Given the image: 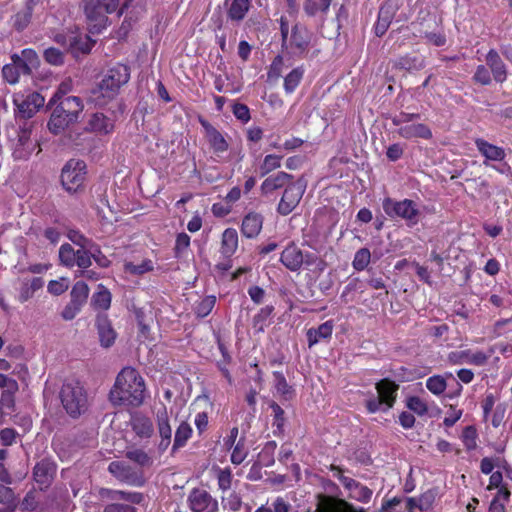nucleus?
Here are the masks:
<instances>
[{
	"label": "nucleus",
	"mask_w": 512,
	"mask_h": 512,
	"mask_svg": "<svg viewBox=\"0 0 512 512\" xmlns=\"http://www.w3.org/2000/svg\"><path fill=\"white\" fill-rule=\"evenodd\" d=\"M109 395L114 405L139 407L145 398L144 379L136 369L125 367L117 375Z\"/></svg>",
	"instance_id": "f257e3e1"
},
{
	"label": "nucleus",
	"mask_w": 512,
	"mask_h": 512,
	"mask_svg": "<svg viewBox=\"0 0 512 512\" xmlns=\"http://www.w3.org/2000/svg\"><path fill=\"white\" fill-rule=\"evenodd\" d=\"M51 117L48 121V129L57 135L67 129L70 125L78 122L84 109L83 101L80 97L69 96L57 101Z\"/></svg>",
	"instance_id": "f03ea898"
},
{
	"label": "nucleus",
	"mask_w": 512,
	"mask_h": 512,
	"mask_svg": "<svg viewBox=\"0 0 512 512\" xmlns=\"http://www.w3.org/2000/svg\"><path fill=\"white\" fill-rule=\"evenodd\" d=\"M119 5V0H81L82 9L88 30L92 34H99L108 24V14L114 13Z\"/></svg>",
	"instance_id": "7ed1b4c3"
},
{
	"label": "nucleus",
	"mask_w": 512,
	"mask_h": 512,
	"mask_svg": "<svg viewBox=\"0 0 512 512\" xmlns=\"http://www.w3.org/2000/svg\"><path fill=\"white\" fill-rule=\"evenodd\" d=\"M129 78V68L117 64L108 70L98 86L92 90V100L98 105H104L118 94L120 87L126 84Z\"/></svg>",
	"instance_id": "20e7f679"
},
{
	"label": "nucleus",
	"mask_w": 512,
	"mask_h": 512,
	"mask_svg": "<svg viewBox=\"0 0 512 512\" xmlns=\"http://www.w3.org/2000/svg\"><path fill=\"white\" fill-rule=\"evenodd\" d=\"M59 397L63 408L73 418L79 417L88 409L86 390L78 380H65L60 389Z\"/></svg>",
	"instance_id": "39448f33"
},
{
	"label": "nucleus",
	"mask_w": 512,
	"mask_h": 512,
	"mask_svg": "<svg viewBox=\"0 0 512 512\" xmlns=\"http://www.w3.org/2000/svg\"><path fill=\"white\" fill-rule=\"evenodd\" d=\"M100 496L114 501L106 505L103 512H136V508L132 505L140 504L144 499L143 494L139 492H127L107 488L100 490Z\"/></svg>",
	"instance_id": "423d86ee"
},
{
	"label": "nucleus",
	"mask_w": 512,
	"mask_h": 512,
	"mask_svg": "<svg viewBox=\"0 0 512 512\" xmlns=\"http://www.w3.org/2000/svg\"><path fill=\"white\" fill-rule=\"evenodd\" d=\"M382 207L387 216L403 219L409 226H413L419 221L420 211L413 200L397 201L388 197L383 200Z\"/></svg>",
	"instance_id": "0eeeda50"
},
{
	"label": "nucleus",
	"mask_w": 512,
	"mask_h": 512,
	"mask_svg": "<svg viewBox=\"0 0 512 512\" xmlns=\"http://www.w3.org/2000/svg\"><path fill=\"white\" fill-rule=\"evenodd\" d=\"M86 175V164L82 160L71 159L62 168L61 183L70 193L82 187Z\"/></svg>",
	"instance_id": "6e6552de"
},
{
	"label": "nucleus",
	"mask_w": 512,
	"mask_h": 512,
	"mask_svg": "<svg viewBox=\"0 0 512 512\" xmlns=\"http://www.w3.org/2000/svg\"><path fill=\"white\" fill-rule=\"evenodd\" d=\"M13 103L16 107L15 116L21 119H29L43 107L45 99L38 92H29L28 94L18 92L13 95Z\"/></svg>",
	"instance_id": "1a4fd4ad"
},
{
	"label": "nucleus",
	"mask_w": 512,
	"mask_h": 512,
	"mask_svg": "<svg viewBox=\"0 0 512 512\" xmlns=\"http://www.w3.org/2000/svg\"><path fill=\"white\" fill-rule=\"evenodd\" d=\"M306 189V181L303 178L288 185L278 204L277 211L279 214L286 216L290 214L299 204Z\"/></svg>",
	"instance_id": "9d476101"
},
{
	"label": "nucleus",
	"mask_w": 512,
	"mask_h": 512,
	"mask_svg": "<svg viewBox=\"0 0 512 512\" xmlns=\"http://www.w3.org/2000/svg\"><path fill=\"white\" fill-rule=\"evenodd\" d=\"M89 287L83 281L76 282L70 292V302L64 307L61 316L64 320H72L87 302Z\"/></svg>",
	"instance_id": "9b49d317"
},
{
	"label": "nucleus",
	"mask_w": 512,
	"mask_h": 512,
	"mask_svg": "<svg viewBox=\"0 0 512 512\" xmlns=\"http://www.w3.org/2000/svg\"><path fill=\"white\" fill-rule=\"evenodd\" d=\"M187 505L192 512H218V500L207 490L194 488L187 497Z\"/></svg>",
	"instance_id": "f8f14e48"
},
{
	"label": "nucleus",
	"mask_w": 512,
	"mask_h": 512,
	"mask_svg": "<svg viewBox=\"0 0 512 512\" xmlns=\"http://www.w3.org/2000/svg\"><path fill=\"white\" fill-rule=\"evenodd\" d=\"M108 471L116 477L119 481L127 483L132 486H143L145 483L144 477L141 472L136 471L131 466L124 462L113 461L108 466Z\"/></svg>",
	"instance_id": "ddd939ff"
},
{
	"label": "nucleus",
	"mask_w": 512,
	"mask_h": 512,
	"mask_svg": "<svg viewBox=\"0 0 512 512\" xmlns=\"http://www.w3.org/2000/svg\"><path fill=\"white\" fill-rule=\"evenodd\" d=\"M312 33L304 26H293L290 37V48L295 56H303L307 53L312 40Z\"/></svg>",
	"instance_id": "4468645a"
},
{
	"label": "nucleus",
	"mask_w": 512,
	"mask_h": 512,
	"mask_svg": "<svg viewBox=\"0 0 512 512\" xmlns=\"http://www.w3.org/2000/svg\"><path fill=\"white\" fill-rule=\"evenodd\" d=\"M155 418L158 435L160 437L158 449L159 451L164 452L167 450L172 440V427L170 425L169 415L165 405H162V407L157 410Z\"/></svg>",
	"instance_id": "2eb2a0df"
},
{
	"label": "nucleus",
	"mask_w": 512,
	"mask_h": 512,
	"mask_svg": "<svg viewBox=\"0 0 512 512\" xmlns=\"http://www.w3.org/2000/svg\"><path fill=\"white\" fill-rule=\"evenodd\" d=\"M488 360V355L482 351L471 350L453 351L448 354V361L453 365L471 364L483 366Z\"/></svg>",
	"instance_id": "dca6fc26"
},
{
	"label": "nucleus",
	"mask_w": 512,
	"mask_h": 512,
	"mask_svg": "<svg viewBox=\"0 0 512 512\" xmlns=\"http://www.w3.org/2000/svg\"><path fill=\"white\" fill-rule=\"evenodd\" d=\"M280 262L290 271H299L304 264V253L294 243H290L282 251Z\"/></svg>",
	"instance_id": "f3484780"
},
{
	"label": "nucleus",
	"mask_w": 512,
	"mask_h": 512,
	"mask_svg": "<svg viewBox=\"0 0 512 512\" xmlns=\"http://www.w3.org/2000/svg\"><path fill=\"white\" fill-rule=\"evenodd\" d=\"M399 385L390 379H382L376 384L377 396L384 402L383 411L393 407Z\"/></svg>",
	"instance_id": "a211bd4d"
},
{
	"label": "nucleus",
	"mask_w": 512,
	"mask_h": 512,
	"mask_svg": "<svg viewBox=\"0 0 512 512\" xmlns=\"http://www.w3.org/2000/svg\"><path fill=\"white\" fill-rule=\"evenodd\" d=\"M395 14L396 6L394 4L385 2L381 5L378 12L377 21L374 25V33L376 36L381 37L386 33Z\"/></svg>",
	"instance_id": "6ab92c4d"
},
{
	"label": "nucleus",
	"mask_w": 512,
	"mask_h": 512,
	"mask_svg": "<svg viewBox=\"0 0 512 512\" xmlns=\"http://www.w3.org/2000/svg\"><path fill=\"white\" fill-rule=\"evenodd\" d=\"M55 473L56 465L49 459H42L33 469L35 481L44 487H48L51 484Z\"/></svg>",
	"instance_id": "aec40b11"
},
{
	"label": "nucleus",
	"mask_w": 512,
	"mask_h": 512,
	"mask_svg": "<svg viewBox=\"0 0 512 512\" xmlns=\"http://www.w3.org/2000/svg\"><path fill=\"white\" fill-rule=\"evenodd\" d=\"M86 130L98 134H109L114 130V121L102 112H95L90 115Z\"/></svg>",
	"instance_id": "412c9836"
},
{
	"label": "nucleus",
	"mask_w": 512,
	"mask_h": 512,
	"mask_svg": "<svg viewBox=\"0 0 512 512\" xmlns=\"http://www.w3.org/2000/svg\"><path fill=\"white\" fill-rule=\"evenodd\" d=\"M486 64L491 70L493 78L498 83H503L507 79V67L502 61L499 53L491 49L486 55Z\"/></svg>",
	"instance_id": "4be33fe9"
},
{
	"label": "nucleus",
	"mask_w": 512,
	"mask_h": 512,
	"mask_svg": "<svg viewBox=\"0 0 512 512\" xmlns=\"http://www.w3.org/2000/svg\"><path fill=\"white\" fill-rule=\"evenodd\" d=\"M130 424L133 432L141 439H149L154 435L152 420L141 413L134 414L131 417Z\"/></svg>",
	"instance_id": "5701e85b"
},
{
	"label": "nucleus",
	"mask_w": 512,
	"mask_h": 512,
	"mask_svg": "<svg viewBox=\"0 0 512 512\" xmlns=\"http://www.w3.org/2000/svg\"><path fill=\"white\" fill-rule=\"evenodd\" d=\"M96 327L98 330L101 346L105 348L112 346L115 342L117 334L106 315L97 316Z\"/></svg>",
	"instance_id": "b1692460"
},
{
	"label": "nucleus",
	"mask_w": 512,
	"mask_h": 512,
	"mask_svg": "<svg viewBox=\"0 0 512 512\" xmlns=\"http://www.w3.org/2000/svg\"><path fill=\"white\" fill-rule=\"evenodd\" d=\"M206 132V138L216 154L224 153L228 150V143L223 135L207 121H201Z\"/></svg>",
	"instance_id": "393cba45"
},
{
	"label": "nucleus",
	"mask_w": 512,
	"mask_h": 512,
	"mask_svg": "<svg viewBox=\"0 0 512 512\" xmlns=\"http://www.w3.org/2000/svg\"><path fill=\"white\" fill-rule=\"evenodd\" d=\"M227 18L234 22H241L251 6V0H226Z\"/></svg>",
	"instance_id": "a878e982"
},
{
	"label": "nucleus",
	"mask_w": 512,
	"mask_h": 512,
	"mask_svg": "<svg viewBox=\"0 0 512 512\" xmlns=\"http://www.w3.org/2000/svg\"><path fill=\"white\" fill-rule=\"evenodd\" d=\"M397 133L400 137L404 139L411 138H422V139H430L432 138V132L430 128L422 123L417 124H408L399 127Z\"/></svg>",
	"instance_id": "bb28decb"
},
{
	"label": "nucleus",
	"mask_w": 512,
	"mask_h": 512,
	"mask_svg": "<svg viewBox=\"0 0 512 512\" xmlns=\"http://www.w3.org/2000/svg\"><path fill=\"white\" fill-rule=\"evenodd\" d=\"M333 328V322L329 320L322 323L317 328L308 329L306 333L308 346L312 347L319 343L321 340L329 339L332 335Z\"/></svg>",
	"instance_id": "cd10ccee"
},
{
	"label": "nucleus",
	"mask_w": 512,
	"mask_h": 512,
	"mask_svg": "<svg viewBox=\"0 0 512 512\" xmlns=\"http://www.w3.org/2000/svg\"><path fill=\"white\" fill-rule=\"evenodd\" d=\"M333 0H305L303 10L308 17L319 16L322 21L326 18Z\"/></svg>",
	"instance_id": "c85d7f7f"
},
{
	"label": "nucleus",
	"mask_w": 512,
	"mask_h": 512,
	"mask_svg": "<svg viewBox=\"0 0 512 512\" xmlns=\"http://www.w3.org/2000/svg\"><path fill=\"white\" fill-rule=\"evenodd\" d=\"M262 223L263 219L261 215L257 213H249L242 221L241 232L247 238H254L260 233Z\"/></svg>",
	"instance_id": "c756f323"
},
{
	"label": "nucleus",
	"mask_w": 512,
	"mask_h": 512,
	"mask_svg": "<svg viewBox=\"0 0 512 512\" xmlns=\"http://www.w3.org/2000/svg\"><path fill=\"white\" fill-rule=\"evenodd\" d=\"M292 177L293 176L291 174L282 171L273 174L263 181L261 190L265 194L271 193L274 190L286 186L291 181Z\"/></svg>",
	"instance_id": "7c9ffc66"
},
{
	"label": "nucleus",
	"mask_w": 512,
	"mask_h": 512,
	"mask_svg": "<svg viewBox=\"0 0 512 512\" xmlns=\"http://www.w3.org/2000/svg\"><path fill=\"white\" fill-rule=\"evenodd\" d=\"M475 145L479 152L487 159L492 161H502L505 158V152L501 147L488 143L486 140L478 138Z\"/></svg>",
	"instance_id": "2f4dec72"
},
{
	"label": "nucleus",
	"mask_w": 512,
	"mask_h": 512,
	"mask_svg": "<svg viewBox=\"0 0 512 512\" xmlns=\"http://www.w3.org/2000/svg\"><path fill=\"white\" fill-rule=\"evenodd\" d=\"M238 247V234L233 228H227L222 234L221 253L224 257H231Z\"/></svg>",
	"instance_id": "473e14b6"
},
{
	"label": "nucleus",
	"mask_w": 512,
	"mask_h": 512,
	"mask_svg": "<svg viewBox=\"0 0 512 512\" xmlns=\"http://www.w3.org/2000/svg\"><path fill=\"white\" fill-rule=\"evenodd\" d=\"M33 12L34 8L25 4V7L12 17V27L18 32L25 30L31 23Z\"/></svg>",
	"instance_id": "72a5a7b5"
},
{
	"label": "nucleus",
	"mask_w": 512,
	"mask_h": 512,
	"mask_svg": "<svg viewBox=\"0 0 512 512\" xmlns=\"http://www.w3.org/2000/svg\"><path fill=\"white\" fill-rule=\"evenodd\" d=\"M192 435V427L189 423L182 421L175 431L172 452L184 447Z\"/></svg>",
	"instance_id": "f704fd0d"
},
{
	"label": "nucleus",
	"mask_w": 512,
	"mask_h": 512,
	"mask_svg": "<svg viewBox=\"0 0 512 512\" xmlns=\"http://www.w3.org/2000/svg\"><path fill=\"white\" fill-rule=\"evenodd\" d=\"M91 305L100 310H107L110 307L111 293L104 285H98V291L91 298Z\"/></svg>",
	"instance_id": "c9c22d12"
},
{
	"label": "nucleus",
	"mask_w": 512,
	"mask_h": 512,
	"mask_svg": "<svg viewBox=\"0 0 512 512\" xmlns=\"http://www.w3.org/2000/svg\"><path fill=\"white\" fill-rule=\"evenodd\" d=\"M270 407L273 411V434L275 436L283 435L285 426L284 410L276 402H272Z\"/></svg>",
	"instance_id": "e433bc0d"
},
{
	"label": "nucleus",
	"mask_w": 512,
	"mask_h": 512,
	"mask_svg": "<svg viewBox=\"0 0 512 512\" xmlns=\"http://www.w3.org/2000/svg\"><path fill=\"white\" fill-rule=\"evenodd\" d=\"M304 75V69L302 67L294 68L284 78V90L287 94H291L300 84Z\"/></svg>",
	"instance_id": "4c0bfd02"
},
{
	"label": "nucleus",
	"mask_w": 512,
	"mask_h": 512,
	"mask_svg": "<svg viewBox=\"0 0 512 512\" xmlns=\"http://www.w3.org/2000/svg\"><path fill=\"white\" fill-rule=\"evenodd\" d=\"M125 456L141 467H149L153 464L152 458L141 448L128 449Z\"/></svg>",
	"instance_id": "58836bf2"
},
{
	"label": "nucleus",
	"mask_w": 512,
	"mask_h": 512,
	"mask_svg": "<svg viewBox=\"0 0 512 512\" xmlns=\"http://www.w3.org/2000/svg\"><path fill=\"white\" fill-rule=\"evenodd\" d=\"M397 66L405 70H420L424 68V58L419 55H406L397 61Z\"/></svg>",
	"instance_id": "ea45409f"
},
{
	"label": "nucleus",
	"mask_w": 512,
	"mask_h": 512,
	"mask_svg": "<svg viewBox=\"0 0 512 512\" xmlns=\"http://www.w3.org/2000/svg\"><path fill=\"white\" fill-rule=\"evenodd\" d=\"M274 386L278 394L282 395L285 399H289L293 393L292 387L287 383L283 373L273 372Z\"/></svg>",
	"instance_id": "a19ab883"
},
{
	"label": "nucleus",
	"mask_w": 512,
	"mask_h": 512,
	"mask_svg": "<svg viewBox=\"0 0 512 512\" xmlns=\"http://www.w3.org/2000/svg\"><path fill=\"white\" fill-rule=\"evenodd\" d=\"M76 250L68 243L62 244L59 248L60 263L68 268L74 267Z\"/></svg>",
	"instance_id": "79ce46f5"
},
{
	"label": "nucleus",
	"mask_w": 512,
	"mask_h": 512,
	"mask_svg": "<svg viewBox=\"0 0 512 512\" xmlns=\"http://www.w3.org/2000/svg\"><path fill=\"white\" fill-rule=\"evenodd\" d=\"M371 254L369 249L361 248L359 249L354 256L352 265L353 268L357 271L364 270L370 263Z\"/></svg>",
	"instance_id": "37998d69"
},
{
	"label": "nucleus",
	"mask_w": 512,
	"mask_h": 512,
	"mask_svg": "<svg viewBox=\"0 0 512 512\" xmlns=\"http://www.w3.org/2000/svg\"><path fill=\"white\" fill-rule=\"evenodd\" d=\"M274 308L273 306H265L253 318V327L257 331H264L267 319L271 316Z\"/></svg>",
	"instance_id": "c03bdc74"
},
{
	"label": "nucleus",
	"mask_w": 512,
	"mask_h": 512,
	"mask_svg": "<svg viewBox=\"0 0 512 512\" xmlns=\"http://www.w3.org/2000/svg\"><path fill=\"white\" fill-rule=\"evenodd\" d=\"M426 387L431 393L439 395L445 391L447 383L442 376L436 375L427 379Z\"/></svg>",
	"instance_id": "a18cd8bd"
},
{
	"label": "nucleus",
	"mask_w": 512,
	"mask_h": 512,
	"mask_svg": "<svg viewBox=\"0 0 512 512\" xmlns=\"http://www.w3.org/2000/svg\"><path fill=\"white\" fill-rule=\"evenodd\" d=\"M68 239L78 246L79 248H88L91 249L92 245L95 243L92 239L85 237L82 233L77 230H69L67 233Z\"/></svg>",
	"instance_id": "49530a36"
},
{
	"label": "nucleus",
	"mask_w": 512,
	"mask_h": 512,
	"mask_svg": "<svg viewBox=\"0 0 512 512\" xmlns=\"http://www.w3.org/2000/svg\"><path fill=\"white\" fill-rule=\"evenodd\" d=\"M283 67H284L283 57L280 56V55H277L273 59L271 65L269 67V70H268V73H267L268 80L269 81H276V80H278L281 77V75H282Z\"/></svg>",
	"instance_id": "de8ad7c7"
},
{
	"label": "nucleus",
	"mask_w": 512,
	"mask_h": 512,
	"mask_svg": "<svg viewBox=\"0 0 512 512\" xmlns=\"http://www.w3.org/2000/svg\"><path fill=\"white\" fill-rule=\"evenodd\" d=\"M88 248H79L76 250L74 266L79 267L81 270L87 269L91 266V255Z\"/></svg>",
	"instance_id": "09e8293b"
},
{
	"label": "nucleus",
	"mask_w": 512,
	"mask_h": 512,
	"mask_svg": "<svg viewBox=\"0 0 512 512\" xmlns=\"http://www.w3.org/2000/svg\"><path fill=\"white\" fill-rule=\"evenodd\" d=\"M216 302L214 296H208L202 299L195 307V313L198 317H206L213 309Z\"/></svg>",
	"instance_id": "8fccbe9b"
},
{
	"label": "nucleus",
	"mask_w": 512,
	"mask_h": 512,
	"mask_svg": "<svg viewBox=\"0 0 512 512\" xmlns=\"http://www.w3.org/2000/svg\"><path fill=\"white\" fill-rule=\"evenodd\" d=\"M90 255L91 261L94 260L96 264L101 268H107L110 266L111 261L107 258V256L101 251V248L98 244L94 243L91 247Z\"/></svg>",
	"instance_id": "3c124183"
},
{
	"label": "nucleus",
	"mask_w": 512,
	"mask_h": 512,
	"mask_svg": "<svg viewBox=\"0 0 512 512\" xmlns=\"http://www.w3.org/2000/svg\"><path fill=\"white\" fill-rule=\"evenodd\" d=\"M44 59L51 65L59 66L64 63V54L59 49L50 47L44 51Z\"/></svg>",
	"instance_id": "603ef678"
},
{
	"label": "nucleus",
	"mask_w": 512,
	"mask_h": 512,
	"mask_svg": "<svg viewBox=\"0 0 512 512\" xmlns=\"http://www.w3.org/2000/svg\"><path fill=\"white\" fill-rule=\"evenodd\" d=\"M372 493V490L369 489L367 486L358 483L357 487L353 489L349 497L359 502L367 503L371 499Z\"/></svg>",
	"instance_id": "864d4df0"
},
{
	"label": "nucleus",
	"mask_w": 512,
	"mask_h": 512,
	"mask_svg": "<svg viewBox=\"0 0 512 512\" xmlns=\"http://www.w3.org/2000/svg\"><path fill=\"white\" fill-rule=\"evenodd\" d=\"M248 452L245 449L244 439L241 438L235 446L231 454V462L235 465L241 464L247 457Z\"/></svg>",
	"instance_id": "5fc2aeb1"
},
{
	"label": "nucleus",
	"mask_w": 512,
	"mask_h": 512,
	"mask_svg": "<svg viewBox=\"0 0 512 512\" xmlns=\"http://www.w3.org/2000/svg\"><path fill=\"white\" fill-rule=\"evenodd\" d=\"M281 157L277 155H267L264 158L262 165L260 166L261 175L264 176L272 170L280 167Z\"/></svg>",
	"instance_id": "6e6d98bb"
},
{
	"label": "nucleus",
	"mask_w": 512,
	"mask_h": 512,
	"mask_svg": "<svg viewBox=\"0 0 512 512\" xmlns=\"http://www.w3.org/2000/svg\"><path fill=\"white\" fill-rule=\"evenodd\" d=\"M2 76L4 80L9 84H16L19 81L20 72L18 71V67L13 64H6L2 68Z\"/></svg>",
	"instance_id": "4d7b16f0"
},
{
	"label": "nucleus",
	"mask_w": 512,
	"mask_h": 512,
	"mask_svg": "<svg viewBox=\"0 0 512 512\" xmlns=\"http://www.w3.org/2000/svg\"><path fill=\"white\" fill-rule=\"evenodd\" d=\"M69 288V280L67 278H60L58 280H51L48 283L47 290L53 295H61Z\"/></svg>",
	"instance_id": "13d9d810"
},
{
	"label": "nucleus",
	"mask_w": 512,
	"mask_h": 512,
	"mask_svg": "<svg viewBox=\"0 0 512 512\" xmlns=\"http://www.w3.org/2000/svg\"><path fill=\"white\" fill-rule=\"evenodd\" d=\"M473 80L481 85H489L492 82L489 69L485 65H478Z\"/></svg>",
	"instance_id": "bf43d9fd"
},
{
	"label": "nucleus",
	"mask_w": 512,
	"mask_h": 512,
	"mask_svg": "<svg viewBox=\"0 0 512 512\" xmlns=\"http://www.w3.org/2000/svg\"><path fill=\"white\" fill-rule=\"evenodd\" d=\"M19 389L2 390L0 405L10 411L15 409V394Z\"/></svg>",
	"instance_id": "052dcab7"
},
{
	"label": "nucleus",
	"mask_w": 512,
	"mask_h": 512,
	"mask_svg": "<svg viewBox=\"0 0 512 512\" xmlns=\"http://www.w3.org/2000/svg\"><path fill=\"white\" fill-rule=\"evenodd\" d=\"M126 270L135 275H141L153 270V263L151 260H144L140 264L127 263Z\"/></svg>",
	"instance_id": "680f3d73"
},
{
	"label": "nucleus",
	"mask_w": 512,
	"mask_h": 512,
	"mask_svg": "<svg viewBox=\"0 0 512 512\" xmlns=\"http://www.w3.org/2000/svg\"><path fill=\"white\" fill-rule=\"evenodd\" d=\"M420 118V114L418 113H405L401 112L398 115H395L391 118L392 124L395 126H404L408 125L410 122L417 120Z\"/></svg>",
	"instance_id": "e2e57ef3"
},
{
	"label": "nucleus",
	"mask_w": 512,
	"mask_h": 512,
	"mask_svg": "<svg viewBox=\"0 0 512 512\" xmlns=\"http://www.w3.org/2000/svg\"><path fill=\"white\" fill-rule=\"evenodd\" d=\"M72 90V81L71 80H65L63 81L53 97L49 101V105L52 103H56L57 101L63 99L64 97H69L68 93Z\"/></svg>",
	"instance_id": "0e129e2a"
},
{
	"label": "nucleus",
	"mask_w": 512,
	"mask_h": 512,
	"mask_svg": "<svg viewBox=\"0 0 512 512\" xmlns=\"http://www.w3.org/2000/svg\"><path fill=\"white\" fill-rule=\"evenodd\" d=\"M407 407L420 416L426 414L428 411V407H427L426 403L423 402L417 396L410 397L407 400Z\"/></svg>",
	"instance_id": "69168bd1"
},
{
	"label": "nucleus",
	"mask_w": 512,
	"mask_h": 512,
	"mask_svg": "<svg viewBox=\"0 0 512 512\" xmlns=\"http://www.w3.org/2000/svg\"><path fill=\"white\" fill-rule=\"evenodd\" d=\"M436 492L434 490H427L418 497V509L421 511L428 510L434 503Z\"/></svg>",
	"instance_id": "338daca9"
},
{
	"label": "nucleus",
	"mask_w": 512,
	"mask_h": 512,
	"mask_svg": "<svg viewBox=\"0 0 512 512\" xmlns=\"http://www.w3.org/2000/svg\"><path fill=\"white\" fill-rule=\"evenodd\" d=\"M232 112L234 116L243 123H247L251 118L248 106L242 103H234Z\"/></svg>",
	"instance_id": "774afa93"
}]
</instances>
